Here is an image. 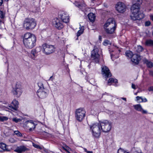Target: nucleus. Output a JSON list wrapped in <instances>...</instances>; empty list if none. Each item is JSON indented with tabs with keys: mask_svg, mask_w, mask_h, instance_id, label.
<instances>
[{
	"mask_svg": "<svg viewBox=\"0 0 153 153\" xmlns=\"http://www.w3.org/2000/svg\"><path fill=\"white\" fill-rule=\"evenodd\" d=\"M148 90L149 91H153V86H151L149 87L148 89Z\"/></svg>",
	"mask_w": 153,
	"mask_h": 153,
	"instance_id": "a18cd8bd",
	"label": "nucleus"
},
{
	"mask_svg": "<svg viewBox=\"0 0 153 153\" xmlns=\"http://www.w3.org/2000/svg\"><path fill=\"white\" fill-rule=\"evenodd\" d=\"M38 85L39 87V89H45V88H44L43 84L41 83V82H39L38 84Z\"/></svg>",
	"mask_w": 153,
	"mask_h": 153,
	"instance_id": "4c0bfd02",
	"label": "nucleus"
},
{
	"mask_svg": "<svg viewBox=\"0 0 153 153\" xmlns=\"http://www.w3.org/2000/svg\"><path fill=\"white\" fill-rule=\"evenodd\" d=\"M147 101V100L146 98H145L143 99V102H146Z\"/></svg>",
	"mask_w": 153,
	"mask_h": 153,
	"instance_id": "5fc2aeb1",
	"label": "nucleus"
},
{
	"mask_svg": "<svg viewBox=\"0 0 153 153\" xmlns=\"http://www.w3.org/2000/svg\"><path fill=\"white\" fill-rule=\"evenodd\" d=\"M134 107L135 109L136 110L142 112L143 114H147V111L143 110L140 104L135 105L134 106Z\"/></svg>",
	"mask_w": 153,
	"mask_h": 153,
	"instance_id": "6ab92c4d",
	"label": "nucleus"
},
{
	"mask_svg": "<svg viewBox=\"0 0 153 153\" xmlns=\"http://www.w3.org/2000/svg\"><path fill=\"white\" fill-rule=\"evenodd\" d=\"M38 52L36 48L32 50L30 54V57L33 60H36Z\"/></svg>",
	"mask_w": 153,
	"mask_h": 153,
	"instance_id": "f3484780",
	"label": "nucleus"
},
{
	"mask_svg": "<svg viewBox=\"0 0 153 153\" xmlns=\"http://www.w3.org/2000/svg\"><path fill=\"white\" fill-rule=\"evenodd\" d=\"M0 147L4 150H7V145L5 143H0Z\"/></svg>",
	"mask_w": 153,
	"mask_h": 153,
	"instance_id": "bb28decb",
	"label": "nucleus"
},
{
	"mask_svg": "<svg viewBox=\"0 0 153 153\" xmlns=\"http://www.w3.org/2000/svg\"><path fill=\"white\" fill-rule=\"evenodd\" d=\"M111 57L112 58V56H113V54L111 53Z\"/></svg>",
	"mask_w": 153,
	"mask_h": 153,
	"instance_id": "680f3d73",
	"label": "nucleus"
},
{
	"mask_svg": "<svg viewBox=\"0 0 153 153\" xmlns=\"http://www.w3.org/2000/svg\"><path fill=\"white\" fill-rule=\"evenodd\" d=\"M43 133L46 134H47V135L49 134L48 133H47V132H46L45 131H43Z\"/></svg>",
	"mask_w": 153,
	"mask_h": 153,
	"instance_id": "6e6d98bb",
	"label": "nucleus"
},
{
	"mask_svg": "<svg viewBox=\"0 0 153 153\" xmlns=\"http://www.w3.org/2000/svg\"><path fill=\"white\" fill-rule=\"evenodd\" d=\"M14 133L17 136L19 137H22V134L18 131H14Z\"/></svg>",
	"mask_w": 153,
	"mask_h": 153,
	"instance_id": "473e14b6",
	"label": "nucleus"
},
{
	"mask_svg": "<svg viewBox=\"0 0 153 153\" xmlns=\"http://www.w3.org/2000/svg\"><path fill=\"white\" fill-rule=\"evenodd\" d=\"M105 31L108 34H112L114 32L117 25L114 19H109L104 25Z\"/></svg>",
	"mask_w": 153,
	"mask_h": 153,
	"instance_id": "7ed1b4c3",
	"label": "nucleus"
},
{
	"mask_svg": "<svg viewBox=\"0 0 153 153\" xmlns=\"http://www.w3.org/2000/svg\"><path fill=\"white\" fill-rule=\"evenodd\" d=\"M137 100L139 101V102H143V99L142 97L137 96L136 97Z\"/></svg>",
	"mask_w": 153,
	"mask_h": 153,
	"instance_id": "c9c22d12",
	"label": "nucleus"
},
{
	"mask_svg": "<svg viewBox=\"0 0 153 153\" xmlns=\"http://www.w3.org/2000/svg\"><path fill=\"white\" fill-rule=\"evenodd\" d=\"M143 61L144 63L146 64L148 67L151 68L153 67V63L152 62L146 59H144Z\"/></svg>",
	"mask_w": 153,
	"mask_h": 153,
	"instance_id": "412c9836",
	"label": "nucleus"
},
{
	"mask_svg": "<svg viewBox=\"0 0 153 153\" xmlns=\"http://www.w3.org/2000/svg\"><path fill=\"white\" fill-rule=\"evenodd\" d=\"M76 6L81 9L82 10H83L86 7V5L84 3L79 4V3H77V4H76Z\"/></svg>",
	"mask_w": 153,
	"mask_h": 153,
	"instance_id": "5701e85b",
	"label": "nucleus"
},
{
	"mask_svg": "<svg viewBox=\"0 0 153 153\" xmlns=\"http://www.w3.org/2000/svg\"><path fill=\"white\" fill-rule=\"evenodd\" d=\"M88 17L89 19L92 22L94 21L95 19V16L92 13H90L88 15Z\"/></svg>",
	"mask_w": 153,
	"mask_h": 153,
	"instance_id": "4be33fe9",
	"label": "nucleus"
},
{
	"mask_svg": "<svg viewBox=\"0 0 153 153\" xmlns=\"http://www.w3.org/2000/svg\"><path fill=\"white\" fill-rule=\"evenodd\" d=\"M85 111L82 108L76 110L75 112V117L76 119L79 121H81L85 116Z\"/></svg>",
	"mask_w": 153,
	"mask_h": 153,
	"instance_id": "1a4fd4ad",
	"label": "nucleus"
},
{
	"mask_svg": "<svg viewBox=\"0 0 153 153\" xmlns=\"http://www.w3.org/2000/svg\"><path fill=\"white\" fill-rule=\"evenodd\" d=\"M35 19L32 18H27L25 19L23 23L24 28L27 30H32L34 29L36 25Z\"/></svg>",
	"mask_w": 153,
	"mask_h": 153,
	"instance_id": "20e7f679",
	"label": "nucleus"
},
{
	"mask_svg": "<svg viewBox=\"0 0 153 153\" xmlns=\"http://www.w3.org/2000/svg\"><path fill=\"white\" fill-rule=\"evenodd\" d=\"M27 149V148L24 146H21L17 147L15 150V152L18 153H21L23 152H24Z\"/></svg>",
	"mask_w": 153,
	"mask_h": 153,
	"instance_id": "aec40b11",
	"label": "nucleus"
},
{
	"mask_svg": "<svg viewBox=\"0 0 153 153\" xmlns=\"http://www.w3.org/2000/svg\"><path fill=\"white\" fill-rule=\"evenodd\" d=\"M103 44L105 46L110 45L111 44L110 41L108 40H105L103 42Z\"/></svg>",
	"mask_w": 153,
	"mask_h": 153,
	"instance_id": "7c9ffc66",
	"label": "nucleus"
},
{
	"mask_svg": "<svg viewBox=\"0 0 153 153\" xmlns=\"http://www.w3.org/2000/svg\"><path fill=\"white\" fill-rule=\"evenodd\" d=\"M143 50V47L140 45H138L137 46V51L138 53H140Z\"/></svg>",
	"mask_w": 153,
	"mask_h": 153,
	"instance_id": "c85d7f7f",
	"label": "nucleus"
},
{
	"mask_svg": "<svg viewBox=\"0 0 153 153\" xmlns=\"http://www.w3.org/2000/svg\"><path fill=\"white\" fill-rule=\"evenodd\" d=\"M90 83L93 85H96V83L95 79L94 78L91 79L89 81Z\"/></svg>",
	"mask_w": 153,
	"mask_h": 153,
	"instance_id": "f704fd0d",
	"label": "nucleus"
},
{
	"mask_svg": "<svg viewBox=\"0 0 153 153\" xmlns=\"http://www.w3.org/2000/svg\"><path fill=\"white\" fill-rule=\"evenodd\" d=\"M131 87L133 89H136V85L133 83L132 84Z\"/></svg>",
	"mask_w": 153,
	"mask_h": 153,
	"instance_id": "49530a36",
	"label": "nucleus"
},
{
	"mask_svg": "<svg viewBox=\"0 0 153 153\" xmlns=\"http://www.w3.org/2000/svg\"><path fill=\"white\" fill-rule=\"evenodd\" d=\"M66 152L68 153H71V152H69V151H67Z\"/></svg>",
	"mask_w": 153,
	"mask_h": 153,
	"instance_id": "052dcab7",
	"label": "nucleus"
},
{
	"mask_svg": "<svg viewBox=\"0 0 153 153\" xmlns=\"http://www.w3.org/2000/svg\"><path fill=\"white\" fill-rule=\"evenodd\" d=\"M134 153H143L141 151H140V152H137L136 151Z\"/></svg>",
	"mask_w": 153,
	"mask_h": 153,
	"instance_id": "3c124183",
	"label": "nucleus"
},
{
	"mask_svg": "<svg viewBox=\"0 0 153 153\" xmlns=\"http://www.w3.org/2000/svg\"><path fill=\"white\" fill-rule=\"evenodd\" d=\"M8 119V118L5 116H0V121L4 122L6 121Z\"/></svg>",
	"mask_w": 153,
	"mask_h": 153,
	"instance_id": "c756f323",
	"label": "nucleus"
},
{
	"mask_svg": "<svg viewBox=\"0 0 153 153\" xmlns=\"http://www.w3.org/2000/svg\"><path fill=\"white\" fill-rule=\"evenodd\" d=\"M12 92L16 97H19L22 92V88L21 84L19 82H17L13 87Z\"/></svg>",
	"mask_w": 153,
	"mask_h": 153,
	"instance_id": "6e6552de",
	"label": "nucleus"
},
{
	"mask_svg": "<svg viewBox=\"0 0 153 153\" xmlns=\"http://www.w3.org/2000/svg\"><path fill=\"white\" fill-rule=\"evenodd\" d=\"M149 74L153 76V71H150L149 72Z\"/></svg>",
	"mask_w": 153,
	"mask_h": 153,
	"instance_id": "de8ad7c7",
	"label": "nucleus"
},
{
	"mask_svg": "<svg viewBox=\"0 0 153 153\" xmlns=\"http://www.w3.org/2000/svg\"><path fill=\"white\" fill-rule=\"evenodd\" d=\"M5 13L0 10V19H3L4 18Z\"/></svg>",
	"mask_w": 153,
	"mask_h": 153,
	"instance_id": "72a5a7b5",
	"label": "nucleus"
},
{
	"mask_svg": "<svg viewBox=\"0 0 153 153\" xmlns=\"http://www.w3.org/2000/svg\"><path fill=\"white\" fill-rule=\"evenodd\" d=\"M90 127L92 131V135L95 137H99L100 135L101 130L100 123L94 124L90 125Z\"/></svg>",
	"mask_w": 153,
	"mask_h": 153,
	"instance_id": "39448f33",
	"label": "nucleus"
},
{
	"mask_svg": "<svg viewBox=\"0 0 153 153\" xmlns=\"http://www.w3.org/2000/svg\"><path fill=\"white\" fill-rule=\"evenodd\" d=\"M145 43L147 46H153V40L150 39L147 40Z\"/></svg>",
	"mask_w": 153,
	"mask_h": 153,
	"instance_id": "b1692460",
	"label": "nucleus"
},
{
	"mask_svg": "<svg viewBox=\"0 0 153 153\" xmlns=\"http://www.w3.org/2000/svg\"><path fill=\"white\" fill-rule=\"evenodd\" d=\"M63 27V25L61 23H58V29H62Z\"/></svg>",
	"mask_w": 153,
	"mask_h": 153,
	"instance_id": "58836bf2",
	"label": "nucleus"
},
{
	"mask_svg": "<svg viewBox=\"0 0 153 153\" xmlns=\"http://www.w3.org/2000/svg\"><path fill=\"white\" fill-rule=\"evenodd\" d=\"M41 50L44 54L48 55L54 52L55 48L53 46L45 43L42 45Z\"/></svg>",
	"mask_w": 153,
	"mask_h": 153,
	"instance_id": "0eeeda50",
	"label": "nucleus"
},
{
	"mask_svg": "<svg viewBox=\"0 0 153 153\" xmlns=\"http://www.w3.org/2000/svg\"><path fill=\"white\" fill-rule=\"evenodd\" d=\"M6 1H8V0H4Z\"/></svg>",
	"mask_w": 153,
	"mask_h": 153,
	"instance_id": "e2e57ef3",
	"label": "nucleus"
},
{
	"mask_svg": "<svg viewBox=\"0 0 153 153\" xmlns=\"http://www.w3.org/2000/svg\"><path fill=\"white\" fill-rule=\"evenodd\" d=\"M57 18H56L53 19L52 21V25L56 28H57Z\"/></svg>",
	"mask_w": 153,
	"mask_h": 153,
	"instance_id": "393cba45",
	"label": "nucleus"
},
{
	"mask_svg": "<svg viewBox=\"0 0 153 153\" xmlns=\"http://www.w3.org/2000/svg\"><path fill=\"white\" fill-rule=\"evenodd\" d=\"M151 22L149 21H146L145 23V25L146 26H148L150 25Z\"/></svg>",
	"mask_w": 153,
	"mask_h": 153,
	"instance_id": "79ce46f5",
	"label": "nucleus"
},
{
	"mask_svg": "<svg viewBox=\"0 0 153 153\" xmlns=\"http://www.w3.org/2000/svg\"><path fill=\"white\" fill-rule=\"evenodd\" d=\"M53 76H51L50 77V78H49V80H53Z\"/></svg>",
	"mask_w": 153,
	"mask_h": 153,
	"instance_id": "09e8293b",
	"label": "nucleus"
},
{
	"mask_svg": "<svg viewBox=\"0 0 153 153\" xmlns=\"http://www.w3.org/2000/svg\"><path fill=\"white\" fill-rule=\"evenodd\" d=\"M84 150L85 151V152H87L88 151H87V149L86 148H84Z\"/></svg>",
	"mask_w": 153,
	"mask_h": 153,
	"instance_id": "4d7b16f0",
	"label": "nucleus"
},
{
	"mask_svg": "<svg viewBox=\"0 0 153 153\" xmlns=\"http://www.w3.org/2000/svg\"><path fill=\"white\" fill-rule=\"evenodd\" d=\"M58 16L59 18L62 20L63 22L67 23L69 22V17L66 12L60 10L58 12Z\"/></svg>",
	"mask_w": 153,
	"mask_h": 153,
	"instance_id": "9d476101",
	"label": "nucleus"
},
{
	"mask_svg": "<svg viewBox=\"0 0 153 153\" xmlns=\"http://www.w3.org/2000/svg\"><path fill=\"white\" fill-rule=\"evenodd\" d=\"M33 146L36 148L41 149V147L39 145L36 144L34 143L33 144Z\"/></svg>",
	"mask_w": 153,
	"mask_h": 153,
	"instance_id": "37998d69",
	"label": "nucleus"
},
{
	"mask_svg": "<svg viewBox=\"0 0 153 153\" xmlns=\"http://www.w3.org/2000/svg\"><path fill=\"white\" fill-rule=\"evenodd\" d=\"M101 130L103 132H107L109 131L111 129L112 123L107 120L99 122Z\"/></svg>",
	"mask_w": 153,
	"mask_h": 153,
	"instance_id": "423d86ee",
	"label": "nucleus"
},
{
	"mask_svg": "<svg viewBox=\"0 0 153 153\" xmlns=\"http://www.w3.org/2000/svg\"><path fill=\"white\" fill-rule=\"evenodd\" d=\"M141 59L140 56L138 55L134 54L131 60L133 63L135 64H138Z\"/></svg>",
	"mask_w": 153,
	"mask_h": 153,
	"instance_id": "a211bd4d",
	"label": "nucleus"
},
{
	"mask_svg": "<svg viewBox=\"0 0 153 153\" xmlns=\"http://www.w3.org/2000/svg\"><path fill=\"white\" fill-rule=\"evenodd\" d=\"M36 40L35 36L30 33H27L24 35L23 43L25 47L28 49H31L36 45Z\"/></svg>",
	"mask_w": 153,
	"mask_h": 153,
	"instance_id": "f257e3e1",
	"label": "nucleus"
},
{
	"mask_svg": "<svg viewBox=\"0 0 153 153\" xmlns=\"http://www.w3.org/2000/svg\"><path fill=\"white\" fill-rule=\"evenodd\" d=\"M9 141L11 143H15L16 142V140L13 138H10L9 139Z\"/></svg>",
	"mask_w": 153,
	"mask_h": 153,
	"instance_id": "ea45409f",
	"label": "nucleus"
},
{
	"mask_svg": "<svg viewBox=\"0 0 153 153\" xmlns=\"http://www.w3.org/2000/svg\"><path fill=\"white\" fill-rule=\"evenodd\" d=\"M3 24V23L2 22V20L0 19V26Z\"/></svg>",
	"mask_w": 153,
	"mask_h": 153,
	"instance_id": "603ef678",
	"label": "nucleus"
},
{
	"mask_svg": "<svg viewBox=\"0 0 153 153\" xmlns=\"http://www.w3.org/2000/svg\"><path fill=\"white\" fill-rule=\"evenodd\" d=\"M99 40H100L101 39H102L101 36H99Z\"/></svg>",
	"mask_w": 153,
	"mask_h": 153,
	"instance_id": "bf43d9fd",
	"label": "nucleus"
},
{
	"mask_svg": "<svg viewBox=\"0 0 153 153\" xmlns=\"http://www.w3.org/2000/svg\"><path fill=\"white\" fill-rule=\"evenodd\" d=\"M26 125L27 127L29 128L30 131H31L34 130L35 128L36 125L35 124L32 120H30L27 121L26 122Z\"/></svg>",
	"mask_w": 153,
	"mask_h": 153,
	"instance_id": "dca6fc26",
	"label": "nucleus"
},
{
	"mask_svg": "<svg viewBox=\"0 0 153 153\" xmlns=\"http://www.w3.org/2000/svg\"><path fill=\"white\" fill-rule=\"evenodd\" d=\"M139 7L140 4L138 3H135L131 6V10L132 14L130 17L132 20H140L143 18V14L139 13Z\"/></svg>",
	"mask_w": 153,
	"mask_h": 153,
	"instance_id": "f03ea898",
	"label": "nucleus"
},
{
	"mask_svg": "<svg viewBox=\"0 0 153 153\" xmlns=\"http://www.w3.org/2000/svg\"><path fill=\"white\" fill-rule=\"evenodd\" d=\"M3 3V0H0V6H1Z\"/></svg>",
	"mask_w": 153,
	"mask_h": 153,
	"instance_id": "8fccbe9b",
	"label": "nucleus"
},
{
	"mask_svg": "<svg viewBox=\"0 0 153 153\" xmlns=\"http://www.w3.org/2000/svg\"><path fill=\"white\" fill-rule=\"evenodd\" d=\"M102 72L103 76H104L106 79L111 76V74L109 70L106 66H104L102 68Z\"/></svg>",
	"mask_w": 153,
	"mask_h": 153,
	"instance_id": "ddd939ff",
	"label": "nucleus"
},
{
	"mask_svg": "<svg viewBox=\"0 0 153 153\" xmlns=\"http://www.w3.org/2000/svg\"><path fill=\"white\" fill-rule=\"evenodd\" d=\"M117 10L120 13H123L126 10V6L124 3L121 2H119L116 6Z\"/></svg>",
	"mask_w": 153,
	"mask_h": 153,
	"instance_id": "4468645a",
	"label": "nucleus"
},
{
	"mask_svg": "<svg viewBox=\"0 0 153 153\" xmlns=\"http://www.w3.org/2000/svg\"><path fill=\"white\" fill-rule=\"evenodd\" d=\"M122 98V99L123 100H125V101H126V98H124V97H123V98Z\"/></svg>",
	"mask_w": 153,
	"mask_h": 153,
	"instance_id": "13d9d810",
	"label": "nucleus"
},
{
	"mask_svg": "<svg viewBox=\"0 0 153 153\" xmlns=\"http://www.w3.org/2000/svg\"><path fill=\"white\" fill-rule=\"evenodd\" d=\"M19 103L18 101L14 100L12 102L11 105L9 106V109L12 111H17L18 109Z\"/></svg>",
	"mask_w": 153,
	"mask_h": 153,
	"instance_id": "2eb2a0df",
	"label": "nucleus"
},
{
	"mask_svg": "<svg viewBox=\"0 0 153 153\" xmlns=\"http://www.w3.org/2000/svg\"><path fill=\"white\" fill-rule=\"evenodd\" d=\"M118 153H130L129 152L124 150L123 149L120 148L118 150Z\"/></svg>",
	"mask_w": 153,
	"mask_h": 153,
	"instance_id": "2f4dec72",
	"label": "nucleus"
},
{
	"mask_svg": "<svg viewBox=\"0 0 153 153\" xmlns=\"http://www.w3.org/2000/svg\"><path fill=\"white\" fill-rule=\"evenodd\" d=\"M12 120L16 123H17L19 122L20 121H21V120L20 119H18L17 118L15 117L12 119Z\"/></svg>",
	"mask_w": 153,
	"mask_h": 153,
	"instance_id": "e433bc0d",
	"label": "nucleus"
},
{
	"mask_svg": "<svg viewBox=\"0 0 153 153\" xmlns=\"http://www.w3.org/2000/svg\"><path fill=\"white\" fill-rule=\"evenodd\" d=\"M48 94V91L45 89H39L37 92L38 96L40 98H44L46 97Z\"/></svg>",
	"mask_w": 153,
	"mask_h": 153,
	"instance_id": "f8f14e48",
	"label": "nucleus"
},
{
	"mask_svg": "<svg viewBox=\"0 0 153 153\" xmlns=\"http://www.w3.org/2000/svg\"><path fill=\"white\" fill-rule=\"evenodd\" d=\"M126 56L129 58H132L133 57V56L134 55V54H133V53L130 51H126Z\"/></svg>",
	"mask_w": 153,
	"mask_h": 153,
	"instance_id": "a878e982",
	"label": "nucleus"
},
{
	"mask_svg": "<svg viewBox=\"0 0 153 153\" xmlns=\"http://www.w3.org/2000/svg\"><path fill=\"white\" fill-rule=\"evenodd\" d=\"M117 82V80L116 79H114L113 78H110L109 79L108 81V84L110 83H112L114 82L116 83Z\"/></svg>",
	"mask_w": 153,
	"mask_h": 153,
	"instance_id": "cd10ccee",
	"label": "nucleus"
},
{
	"mask_svg": "<svg viewBox=\"0 0 153 153\" xmlns=\"http://www.w3.org/2000/svg\"><path fill=\"white\" fill-rule=\"evenodd\" d=\"M87 153H93V152L92 151H88L87 152Z\"/></svg>",
	"mask_w": 153,
	"mask_h": 153,
	"instance_id": "864d4df0",
	"label": "nucleus"
},
{
	"mask_svg": "<svg viewBox=\"0 0 153 153\" xmlns=\"http://www.w3.org/2000/svg\"><path fill=\"white\" fill-rule=\"evenodd\" d=\"M98 49L95 48L91 51V58L96 63H98L99 61L100 55L98 53Z\"/></svg>",
	"mask_w": 153,
	"mask_h": 153,
	"instance_id": "9b49d317",
	"label": "nucleus"
},
{
	"mask_svg": "<svg viewBox=\"0 0 153 153\" xmlns=\"http://www.w3.org/2000/svg\"><path fill=\"white\" fill-rule=\"evenodd\" d=\"M63 149L65 151H70L71 150L70 148L68 146H65V147H63Z\"/></svg>",
	"mask_w": 153,
	"mask_h": 153,
	"instance_id": "a19ab883",
	"label": "nucleus"
},
{
	"mask_svg": "<svg viewBox=\"0 0 153 153\" xmlns=\"http://www.w3.org/2000/svg\"><path fill=\"white\" fill-rule=\"evenodd\" d=\"M83 31H82L79 30L78 31L77 33V36H79L82 33Z\"/></svg>",
	"mask_w": 153,
	"mask_h": 153,
	"instance_id": "c03bdc74",
	"label": "nucleus"
}]
</instances>
